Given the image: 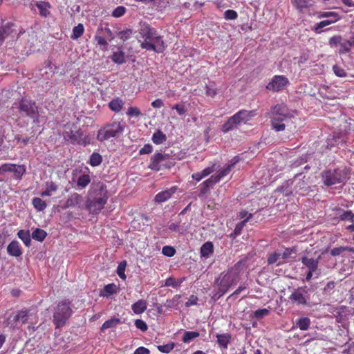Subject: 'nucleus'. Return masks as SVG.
I'll return each instance as SVG.
<instances>
[{"label": "nucleus", "mask_w": 354, "mask_h": 354, "mask_svg": "<svg viewBox=\"0 0 354 354\" xmlns=\"http://www.w3.org/2000/svg\"><path fill=\"white\" fill-rule=\"evenodd\" d=\"M270 118L272 128L277 132L283 131L286 128L290 131L296 128L294 122L295 112L290 111L283 104L273 106L270 110Z\"/></svg>", "instance_id": "nucleus-1"}, {"label": "nucleus", "mask_w": 354, "mask_h": 354, "mask_svg": "<svg viewBox=\"0 0 354 354\" xmlns=\"http://www.w3.org/2000/svg\"><path fill=\"white\" fill-rule=\"evenodd\" d=\"M137 37L142 49L153 50L157 53H162L166 49L167 46L162 37L147 24L140 26Z\"/></svg>", "instance_id": "nucleus-2"}, {"label": "nucleus", "mask_w": 354, "mask_h": 354, "mask_svg": "<svg viewBox=\"0 0 354 354\" xmlns=\"http://www.w3.org/2000/svg\"><path fill=\"white\" fill-rule=\"evenodd\" d=\"M126 127V122L122 118H113L109 122L98 130L97 139L104 142L112 138H119L123 134Z\"/></svg>", "instance_id": "nucleus-3"}, {"label": "nucleus", "mask_w": 354, "mask_h": 354, "mask_svg": "<svg viewBox=\"0 0 354 354\" xmlns=\"http://www.w3.org/2000/svg\"><path fill=\"white\" fill-rule=\"evenodd\" d=\"M93 198L87 202V208L92 214H98L107 203L108 192L103 183H97L92 191Z\"/></svg>", "instance_id": "nucleus-4"}, {"label": "nucleus", "mask_w": 354, "mask_h": 354, "mask_svg": "<svg viewBox=\"0 0 354 354\" xmlns=\"http://www.w3.org/2000/svg\"><path fill=\"white\" fill-rule=\"evenodd\" d=\"M66 130L63 133L64 139L71 144L86 146L90 144L91 138L88 136H84L81 129H77L75 124L72 126L66 124Z\"/></svg>", "instance_id": "nucleus-5"}, {"label": "nucleus", "mask_w": 354, "mask_h": 354, "mask_svg": "<svg viewBox=\"0 0 354 354\" xmlns=\"http://www.w3.org/2000/svg\"><path fill=\"white\" fill-rule=\"evenodd\" d=\"M256 111H247L242 109L230 117L222 126L221 131L227 133L232 130L235 127L240 124L241 122H247L252 118L255 116Z\"/></svg>", "instance_id": "nucleus-6"}, {"label": "nucleus", "mask_w": 354, "mask_h": 354, "mask_svg": "<svg viewBox=\"0 0 354 354\" xmlns=\"http://www.w3.org/2000/svg\"><path fill=\"white\" fill-rule=\"evenodd\" d=\"M321 177L323 183L327 187L344 183L348 178L347 171L341 169L325 170L322 171Z\"/></svg>", "instance_id": "nucleus-7"}, {"label": "nucleus", "mask_w": 354, "mask_h": 354, "mask_svg": "<svg viewBox=\"0 0 354 354\" xmlns=\"http://www.w3.org/2000/svg\"><path fill=\"white\" fill-rule=\"evenodd\" d=\"M70 306L71 302L68 300L62 301L58 304L53 315V322L56 328L63 326L71 317L72 309Z\"/></svg>", "instance_id": "nucleus-8"}, {"label": "nucleus", "mask_w": 354, "mask_h": 354, "mask_svg": "<svg viewBox=\"0 0 354 354\" xmlns=\"http://www.w3.org/2000/svg\"><path fill=\"white\" fill-rule=\"evenodd\" d=\"M238 274L233 270L221 273L216 281L220 292L218 298L226 293L230 288L238 281Z\"/></svg>", "instance_id": "nucleus-9"}, {"label": "nucleus", "mask_w": 354, "mask_h": 354, "mask_svg": "<svg viewBox=\"0 0 354 354\" xmlns=\"http://www.w3.org/2000/svg\"><path fill=\"white\" fill-rule=\"evenodd\" d=\"M174 165V162L169 154L157 152L151 157L149 168L158 171L163 169L171 168Z\"/></svg>", "instance_id": "nucleus-10"}, {"label": "nucleus", "mask_w": 354, "mask_h": 354, "mask_svg": "<svg viewBox=\"0 0 354 354\" xmlns=\"http://www.w3.org/2000/svg\"><path fill=\"white\" fill-rule=\"evenodd\" d=\"M18 108L19 111L24 113L26 116L38 120V106L34 100L24 97L19 100Z\"/></svg>", "instance_id": "nucleus-11"}, {"label": "nucleus", "mask_w": 354, "mask_h": 354, "mask_svg": "<svg viewBox=\"0 0 354 354\" xmlns=\"http://www.w3.org/2000/svg\"><path fill=\"white\" fill-rule=\"evenodd\" d=\"M289 84V80L286 76L276 75L266 85V88L274 93L280 92L285 89Z\"/></svg>", "instance_id": "nucleus-12"}, {"label": "nucleus", "mask_w": 354, "mask_h": 354, "mask_svg": "<svg viewBox=\"0 0 354 354\" xmlns=\"http://www.w3.org/2000/svg\"><path fill=\"white\" fill-rule=\"evenodd\" d=\"M307 293L306 286L295 288L290 295L289 301L297 306H306L308 304Z\"/></svg>", "instance_id": "nucleus-13"}, {"label": "nucleus", "mask_w": 354, "mask_h": 354, "mask_svg": "<svg viewBox=\"0 0 354 354\" xmlns=\"http://www.w3.org/2000/svg\"><path fill=\"white\" fill-rule=\"evenodd\" d=\"M293 8L299 12L310 9L315 4L314 0H290Z\"/></svg>", "instance_id": "nucleus-14"}, {"label": "nucleus", "mask_w": 354, "mask_h": 354, "mask_svg": "<svg viewBox=\"0 0 354 354\" xmlns=\"http://www.w3.org/2000/svg\"><path fill=\"white\" fill-rule=\"evenodd\" d=\"M177 187L174 186L168 189L158 193L154 198L156 203H163L168 201L171 196L176 192Z\"/></svg>", "instance_id": "nucleus-15"}, {"label": "nucleus", "mask_w": 354, "mask_h": 354, "mask_svg": "<svg viewBox=\"0 0 354 354\" xmlns=\"http://www.w3.org/2000/svg\"><path fill=\"white\" fill-rule=\"evenodd\" d=\"M7 252L9 255L15 257H19L22 254V250L19 243L16 241H12L7 247Z\"/></svg>", "instance_id": "nucleus-16"}, {"label": "nucleus", "mask_w": 354, "mask_h": 354, "mask_svg": "<svg viewBox=\"0 0 354 354\" xmlns=\"http://www.w3.org/2000/svg\"><path fill=\"white\" fill-rule=\"evenodd\" d=\"M82 202V196L77 193H73L68 198L64 205L63 206V208L67 209L69 207H74L80 205Z\"/></svg>", "instance_id": "nucleus-17"}, {"label": "nucleus", "mask_w": 354, "mask_h": 354, "mask_svg": "<svg viewBox=\"0 0 354 354\" xmlns=\"http://www.w3.org/2000/svg\"><path fill=\"white\" fill-rule=\"evenodd\" d=\"M319 261V257L315 259L313 258H309L307 256H304L301 259L302 264L311 271H317L318 269Z\"/></svg>", "instance_id": "nucleus-18"}, {"label": "nucleus", "mask_w": 354, "mask_h": 354, "mask_svg": "<svg viewBox=\"0 0 354 354\" xmlns=\"http://www.w3.org/2000/svg\"><path fill=\"white\" fill-rule=\"evenodd\" d=\"M218 183V178L216 177H214V176H211L210 178L203 182L199 185V192L200 195H203L206 194L214 185Z\"/></svg>", "instance_id": "nucleus-19"}, {"label": "nucleus", "mask_w": 354, "mask_h": 354, "mask_svg": "<svg viewBox=\"0 0 354 354\" xmlns=\"http://www.w3.org/2000/svg\"><path fill=\"white\" fill-rule=\"evenodd\" d=\"M214 252V245L211 241L205 242L201 248L200 253L202 258L207 259Z\"/></svg>", "instance_id": "nucleus-20"}, {"label": "nucleus", "mask_w": 354, "mask_h": 354, "mask_svg": "<svg viewBox=\"0 0 354 354\" xmlns=\"http://www.w3.org/2000/svg\"><path fill=\"white\" fill-rule=\"evenodd\" d=\"M13 27L14 24L12 23H7L0 27V42H3L8 36L13 32Z\"/></svg>", "instance_id": "nucleus-21"}, {"label": "nucleus", "mask_w": 354, "mask_h": 354, "mask_svg": "<svg viewBox=\"0 0 354 354\" xmlns=\"http://www.w3.org/2000/svg\"><path fill=\"white\" fill-rule=\"evenodd\" d=\"M147 308V303L144 299H139L132 304L131 309L135 314L139 315L144 313Z\"/></svg>", "instance_id": "nucleus-22"}, {"label": "nucleus", "mask_w": 354, "mask_h": 354, "mask_svg": "<svg viewBox=\"0 0 354 354\" xmlns=\"http://www.w3.org/2000/svg\"><path fill=\"white\" fill-rule=\"evenodd\" d=\"M217 343L218 344L224 348H227L228 344L231 342V335L230 333H223V334H217Z\"/></svg>", "instance_id": "nucleus-23"}, {"label": "nucleus", "mask_w": 354, "mask_h": 354, "mask_svg": "<svg viewBox=\"0 0 354 354\" xmlns=\"http://www.w3.org/2000/svg\"><path fill=\"white\" fill-rule=\"evenodd\" d=\"M124 102L120 97L113 98L109 103V109L115 112H119L122 110Z\"/></svg>", "instance_id": "nucleus-24"}, {"label": "nucleus", "mask_w": 354, "mask_h": 354, "mask_svg": "<svg viewBox=\"0 0 354 354\" xmlns=\"http://www.w3.org/2000/svg\"><path fill=\"white\" fill-rule=\"evenodd\" d=\"M111 59L114 63L118 64H122L126 62L125 55L122 50L113 52Z\"/></svg>", "instance_id": "nucleus-25"}, {"label": "nucleus", "mask_w": 354, "mask_h": 354, "mask_svg": "<svg viewBox=\"0 0 354 354\" xmlns=\"http://www.w3.org/2000/svg\"><path fill=\"white\" fill-rule=\"evenodd\" d=\"M58 186L55 183L51 181L46 183V189L41 193V197L50 196L53 192L57 190Z\"/></svg>", "instance_id": "nucleus-26"}, {"label": "nucleus", "mask_w": 354, "mask_h": 354, "mask_svg": "<svg viewBox=\"0 0 354 354\" xmlns=\"http://www.w3.org/2000/svg\"><path fill=\"white\" fill-rule=\"evenodd\" d=\"M167 136L160 130L156 131L152 136V141L156 145H160L165 142Z\"/></svg>", "instance_id": "nucleus-27"}, {"label": "nucleus", "mask_w": 354, "mask_h": 354, "mask_svg": "<svg viewBox=\"0 0 354 354\" xmlns=\"http://www.w3.org/2000/svg\"><path fill=\"white\" fill-rule=\"evenodd\" d=\"M200 333L198 331H185L182 337V342L183 343H189L195 338L198 337Z\"/></svg>", "instance_id": "nucleus-28"}, {"label": "nucleus", "mask_w": 354, "mask_h": 354, "mask_svg": "<svg viewBox=\"0 0 354 354\" xmlns=\"http://www.w3.org/2000/svg\"><path fill=\"white\" fill-rule=\"evenodd\" d=\"M218 93L216 83L214 82H209L205 86V94L207 96L214 97Z\"/></svg>", "instance_id": "nucleus-29"}, {"label": "nucleus", "mask_w": 354, "mask_h": 354, "mask_svg": "<svg viewBox=\"0 0 354 354\" xmlns=\"http://www.w3.org/2000/svg\"><path fill=\"white\" fill-rule=\"evenodd\" d=\"M32 204L38 212L44 211L47 206L46 203L39 197L33 198Z\"/></svg>", "instance_id": "nucleus-30"}, {"label": "nucleus", "mask_w": 354, "mask_h": 354, "mask_svg": "<svg viewBox=\"0 0 354 354\" xmlns=\"http://www.w3.org/2000/svg\"><path fill=\"white\" fill-rule=\"evenodd\" d=\"M310 319L308 317L299 318L297 322V326L301 330H306L309 328L310 325Z\"/></svg>", "instance_id": "nucleus-31"}, {"label": "nucleus", "mask_w": 354, "mask_h": 354, "mask_svg": "<svg viewBox=\"0 0 354 354\" xmlns=\"http://www.w3.org/2000/svg\"><path fill=\"white\" fill-rule=\"evenodd\" d=\"M47 233L42 229L37 228L32 233V238L39 242H42L46 237Z\"/></svg>", "instance_id": "nucleus-32"}, {"label": "nucleus", "mask_w": 354, "mask_h": 354, "mask_svg": "<svg viewBox=\"0 0 354 354\" xmlns=\"http://www.w3.org/2000/svg\"><path fill=\"white\" fill-rule=\"evenodd\" d=\"M84 27L83 24H79L73 28V32L71 35V38L73 40L77 39L84 34Z\"/></svg>", "instance_id": "nucleus-33"}, {"label": "nucleus", "mask_w": 354, "mask_h": 354, "mask_svg": "<svg viewBox=\"0 0 354 354\" xmlns=\"http://www.w3.org/2000/svg\"><path fill=\"white\" fill-rule=\"evenodd\" d=\"M37 7L39 10V13L41 15L46 17L50 14L48 9L50 6L48 2L41 1L37 3Z\"/></svg>", "instance_id": "nucleus-34"}, {"label": "nucleus", "mask_w": 354, "mask_h": 354, "mask_svg": "<svg viewBox=\"0 0 354 354\" xmlns=\"http://www.w3.org/2000/svg\"><path fill=\"white\" fill-rule=\"evenodd\" d=\"M18 237L24 242L26 246H29L31 242V238L29 231L21 230L17 233Z\"/></svg>", "instance_id": "nucleus-35"}, {"label": "nucleus", "mask_w": 354, "mask_h": 354, "mask_svg": "<svg viewBox=\"0 0 354 354\" xmlns=\"http://www.w3.org/2000/svg\"><path fill=\"white\" fill-rule=\"evenodd\" d=\"M340 48L339 50V53L340 55L346 54L351 51L352 45V41L351 40L343 39L340 44Z\"/></svg>", "instance_id": "nucleus-36"}, {"label": "nucleus", "mask_w": 354, "mask_h": 354, "mask_svg": "<svg viewBox=\"0 0 354 354\" xmlns=\"http://www.w3.org/2000/svg\"><path fill=\"white\" fill-rule=\"evenodd\" d=\"M120 323V320L118 318H111L109 320H106L102 325L101 330H104L108 328H115L118 324Z\"/></svg>", "instance_id": "nucleus-37"}, {"label": "nucleus", "mask_w": 354, "mask_h": 354, "mask_svg": "<svg viewBox=\"0 0 354 354\" xmlns=\"http://www.w3.org/2000/svg\"><path fill=\"white\" fill-rule=\"evenodd\" d=\"M340 18H328V19L321 21L319 23H318L315 27V31L317 32H320L319 30V29H322V28L327 26L328 25H330L333 23H335L336 21H339Z\"/></svg>", "instance_id": "nucleus-38"}, {"label": "nucleus", "mask_w": 354, "mask_h": 354, "mask_svg": "<svg viewBox=\"0 0 354 354\" xmlns=\"http://www.w3.org/2000/svg\"><path fill=\"white\" fill-rule=\"evenodd\" d=\"M102 162V156L97 152H93L91 157L88 163L93 167H97L100 165Z\"/></svg>", "instance_id": "nucleus-39"}, {"label": "nucleus", "mask_w": 354, "mask_h": 354, "mask_svg": "<svg viewBox=\"0 0 354 354\" xmlns=\"http://www.w3.org/2000/svg\"><path fill=\"white\" fill-rule=\"evenodd\" d=\"M252 217V214H250L245 219L243 220L242 221L239 222L236 224L234 230V234L235 236H238L241 234V232L243 230V228L247 223V222Z\"/></svg>", "instance_id": "nucleus-40"}, {"label": "nucleus", "mask_w": 354, "mask_h": 354, "mask_svg": "<svg viewBox=\"0 0 354 354\" xmlns=\"http://www.w3.org/2000/svg\"><path fill=\"white\" fill-rule=\"evenodd\" d=\"M91 182V178L88 174H82L79 176L77 184L82 188L86 187Z\"/></svg>", "instance_id": "nucleus-41"}, {"label": "nucleus", "mask_w": 354, "mask_h": 354, "mask_svg": "<svg viewBox=\"0 0 354 354\" xmlns=\"http://www.w3.org/2000/svg\"><path fill=\"white\" fill-rule=\"evenodd\" d=\"M133 35V31L131 29L127 28L125 30H121L118 33V37L122 39L123 41H125L130 39Z\"/></svg>", "instance_id": "nucleus-42"}, {"label": "nucleus", "mask_w": 354, "mask_h": 354, "mask_svg": "<svg viewBox=\"0 0 354 354\" xmlns=\"http://www.w3.org/2000/svg\"><path fill=\"white\" fill-rule=\"evenodd\" d=\"M26 169L24 165H16L14 169L15 177L17 179H21L24 174L26 173Z\"/></svg>", "instance_id": "nucleus-43"}, {"label": "nucleus", "mask_w": 354, "mask_h": 354, "mask_svg": "<svg viewBox=\"0 0 354 354\" xmlns=\"http://www.w3.org/2000/svg\"><path fill=\"white\" fill-rule=\"evenodd\" d=\"M174 347L175 344L174 342H170L167 344L159 345L157 346V348L162 353H169L174 348Z\"/></svg>", "instance_id": "nucleus-44"}, {"label": "nucleus", "mask_w": 354, "mask_h": 354, "mask_svg": "<svg viewBox=\"0 0 354 354\" xmlns=\"http://www.w3.org/2000/svg\"><path fill=\"white\" fill-rule=\"evenodd\" d=\"M16 322L25 324L28 321V312L26 310H21L15 315V319Z\"/></svg>", "instance_id": "nucleus-45"}, {"label": "nucleus", "mask_w": 354, "mask_h": 354, "mask_svg": "<svg viewBox=\"0 0 354 354\" xmlns=\"http://www.w3.org/2000/svg\"><path fill=\"white\" fill-rule=\"evenodd\" d=\"M231 170L232 167L229 165H226L217 174L213 176L214 177H216V178H218V182H219L223 177L228 175Z\"/></svg>", "instance_id": "nucleus-46"}, {"label": "nucleus", "mask_w": 354, "mask_h": 354, "mask_svg": "<svg viewBox=\"0 0 354 354\" xmlns=\"http://www.w3.org/2000/svg\"><path fill=\"white\" fill-rule=\"evenodd\" d=\"M317 17L322 18H340L339 13L336 12H319Z\"/></svg>", "instance_id": "nucleus-47"}, {"label": "nucleus", "mask_w": 354, "mask_h": 354, "mask_svg": "<svg viewBox=\"0 0 354 354\" xmlns=\"http://www.w3.org/2000/svg\"><path fill=\"white\" fill-rule=\"evenodd\" d=\"M127 262L125 261H121L117 268V274L122 279H126V274L124 273Z\"/></svg>", "instance_id": "nucleus-48"}, {"label": "nucleus", "mask_w": 354, "mask_h": 354, "mask_svg": "<svg viewBox=\"0 0 354 354\" xmlns=\"http://www.w3.org/2000/svg\"><path fill=\"white\" fill-rule=\"evenodd\" d=\"M104 294H102L104 297H107L108 295H113L116 292V286L114 283H109L104 286Z\"/></svg>", "instance_id": "nucleus-49"}, {"label": "nucleus", "mask_w": 354, "mask_h": 354, "mask_svg": "<svg viewBox=\"0 0 354 354\" xmlns=\"http://www.w3.org/2000/svg\"><path fill=\"white\" fill-rule=\"evenodd\" d=\"M162 253L168 257H171L176 254V250L174 247L165 245L162 249Z\"/></svg>", "instance_id": "nucleus-50"}, {"label": "nucleus", "mask_w": 354, "mask_h": 354, "mask_svg": "<svg viewBox=\"0 0 354 354\" xmlns=\"http://www.w3.org/2000/svg\"><path fill=\"white\" fill-rule=\"evenodd\" d=\"M334 73L339 77H345L347 76L346 71L338 65H334L333 67Z\"/></svg>", "instance_id": "nucleus-51"}, {"label": "nucleus", "mask_w": 354, "mask_h": 354, "mask_svg": "<svg viewBox=\"0 0 354 354\" xmlns=\"http://www.w3.org/2000/svg\"><path fill=\"white\" fill-rule=\"evenodd\" d=\"M280 257H281V254L277 252H274L273 253L269 254L268 257V260H267L268 263L269 265L275 263L279 259Z\"/></svg>", "instance_id": "nucleus-52"}, {"label": "nucleus", "mask_w": 354, "mask_h": 354, "mask_svg": "<svg viewBox=\"0 0 354 354\" xmlns=\"http://www.w3.org/2000/svg\"><path fill=\"white\" fill-rule=\"evenodd\" d=\"M343 38L340 35H335L330 38L328 44L330 47H335L340 45Z\"/></svg>", "instance_id": "nucleus-53"}, {"label": "nucleus", "mask_w": 354, "mask_h": 354, "mask_svg": "<svg viewBox=\"0 0 354 354\" xmlns=\"http://www.w3.org/2000/svg\"><path fill=\"white\" fill-rule=\"evenodd\" d=\"M238 14L237 12L234 10H227L224 12V18L226 20H234L237 19Z\"/></svg>", "instance_id": "nucleus-54"}, {"label": "nucleus", "mask_w": 354, "mask_h": 354, "mask_svg": "<svg viewBox=\"0 0 354 354\" xmlns=\"http://www.w3.org/2000/svg\"><path fill=\"white\" fill-rule=\"evenodd\" d=\"M127 114L130 117H138L141 112L138 107L131 106L127 109Z\"/></svg>", "instance_id": "nucleus-55"}, {"label": "nucleus", "mask_w": 354, "mask_h": 354, "mask_svg": "<svg viewBox=\"0 0 354 354\" xmlns=\"http://www.w3.org/2000/svg\"><path fill=\"white\" fill-rule=\"evenodd\" d=\"M94 40L97 43L98 45L104 46V49L106 48L108 42L105 37L97 34L94 37Z\"/></svg>", "instance_id": "nucleus-56"}, {"label": "nucleus", "mask_w": 354, "mask_h": 354, "mask_svg": "<svg viewBox=\"0 0 354 354\" xmlns=\"http://www.w3.org/2000/svg\"><path fill=\"white\" fill-rule=\"evenodd\" d=\"M126 8L124 6H118L112 12L114 17H120L125 13Z\"/></svg>", "instance_id": "nucleus-57"}, {"label": "nucleus", "mask_w": 354, "mask_h": 354, "mask_svg": "<svg viewBox=\"0 0 354 354\" xmlns=\"http://www.w3.org/2000/svg\"><path fill=\"white\" fill-rule=\"evenodd\" d=\"M15 164L4 163L0 167V172H13Z\"/></svg>", "instance_id": "nucleus-58"}, {"label": "nucleus", "mask_w": 354, "mask_h": 354, "mask_svg": "<svg viewBox=\"0 0 354 354\" xmlns=\"http://www.w3.org/2000/svg\"><path fill=\"white\" fill-rule=\"evenodd\" d=\"M135 326L137 328L145 332L148 329L147 324L142 319H136L135 322Z\"/></svg>", "instance_id": "nucleus-59"}, {"label": "nucleus", "mask_w": 354, "mask_h": 354, "mask_svg": "<svg viewBox=\"0 0 354 354\" xmlns=\"http://www.w3.org/2000/svg\"><path fill=\"white\" fill-rule=\"evenodd\" d=\"M269 314V310L266 308L258 309L254 312V315L257 319H261Z\"/></svg>", "instance_id": "nucleus-60"}, {"label": "nucleus", "mask_w": 354, "mask_h": 354, "mask_svg": "<svg viewBox=\"0 0 354 354\" xmlns=\"http://www.w3.org/2000/svg\"><path fill=\"white\" fill-rule=\"evenodd\" d=\"M169 229L172 232H178L180 234H183L187 231L186 229H183V227H180V226L178 224L176 223H171L169 225Z\"/></svg>", "instance_id": "nucleus-61"}, {"label": "nucleus", "mask_w": 354, "mask_h": 354, "mask_svg": "<svg viewBox=\"0 0 354 354\" xmlns=\"http://www.w3.org/2000/svg\"><path fill=\"white\" fill-rule=\"evenodd\" d=\"M172 109H176L179 115H183L186 113L185 106L183 104H176Z\"/></svg>", "instance_id": "nucleus-62"}, {"label": "nucleus", "mask_w": 354, "mask_h": 354, "mask_svg": "<svg viewBox=\"0 0 354 354\" xmlns=\"http://www.w3.org/2000/svg\"><path fill=\"white\" fill-rule=\"evenodd\" d=\"M353 218H354V214H353V213L351 210L344 212L340 216L341 220H343V221L351 220L354 223Z\"/></svg>", "instance_id": "nucleus-63"}, {"label": "nucleus", "mask_w": 354, "mask_h": 354, "mask_svg": "<svg viewBox=\"0 0 354 354\" xmlns=\"http://www.w3.org/2000/svg\"><path fill=\"white\" fill-rule=\"evenodd\" d=\"M152 150H153L152 145L150 144H146L144 145V147L142 148H141L140 149L139 153L140 155L149 154L152 152Z\"/></svg>", "instance_id": "nucleus-64"}]
</instances>
